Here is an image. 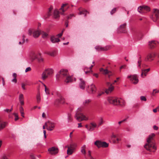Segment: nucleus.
I'll return each mask as SVG.
<instances>
[{"instance_id": "ddd939ff", "label": "nucleus", "mask_w": 159, "mask_h": 159, "mask_svg": "<svg viewBox=\"0 0 159 159\" xmlns=\"http://www.w3.org/2000/svg\"><path fill=\"white\" fill-rule=\"evenodd\" d=\"M39 55L40 56L41 55V54L40 53H39L38 54L36 55L35 53H33L30 57V58L32 61H33L36 59H38L39 61H43V59L41 57H39L38 55Z\"/></svg>"}, {"instance_id": "4468645a", "label": "nucleus", "mask_w": 159, "mask_h": 159, "mask_svg": "<svg viewBox=\"0 0 159 159\" xmlns=\"http://www.w3.org/2000/svg\"><path fill=\"white\" fill-rule=\"evenodd\" d=\"M127 78H130L131 82L134 84H137L139 82V80L136 75H129Z\"/></svg>"}, {"instance_id": "3c124183", "label": "nucleus", "mask_w": 159, "mask_h": 159, "mask_svg": "<svg viewBox=\"0 0 159 159\" xmlns=\"http://www.w3.org/2000/svg\"><path fill=\"white\" fill-rule=\"evenodd\" d=\"M21 87H22V88L23 89V90H25V84L22 83L21 84Z\"/></svg>"}, {"instance_id": "864d4df0", "label": "nucleus", "mask_w": 159, "mask_h": 159, "mask_svg": "<svg viewBox=\"0 0 159 159\" xmlns=\"http://www.w3.org/2000/svg\"><path fill=\"white\" fill-rule=\"evenodd\" d=\"M103 72L104 74H106L108 73V71L107 70L105 69L104 70Z\"/></svg>"}, {"instance_id": "9d476101", "label": "nucleus", "mask_w": 159, "mask_h": 159, "mask_svg": "<svg viewBox=\"0 0 159 159\" xmlns=\"http://www.w3.org/2000/svg\"><path fill=\"white\" fill-rule=\"evenodd\" d=\"M33 33V36L35 38L38 37L41 33V31L38 29L37 30H33L30 29L28 30V34L31 35Z\"/></svg>"}, {"instance_id": "37998d69", "label": "nucleus", "mask_w": 159, "mask_h": 159, "mask_svg": "<svg viewBox=\"0 0 159 159\" xmlns=\"http://www.w3.org/2000/svg\"><path fill=\"white\" fill-rule=\"evenodd\" d=\"M141 63V60L140 59V57L139 59L138 60V62H137L138 67L140 68Z\"/></svg>"}, {"instance_id": "69168bd1", "label": "nucleus", "mask_w": 159, "mask_h": 159, "mask_svg": "<svg viewBox=\"0 0 159 159\" xmlns=\"http://www.w3.org/2000/svg\"><path fill=\"white\" fill-rule=\"evenodd\" d=\"M2 159H8L7 157L5 155H4L2 157Z\"/></svg>"}, {"instance_id": "f704fd0d", "label": "nucleus", "mask_w": 159, "mask_h": 159, "mask_svg": "<svg viewBox=\"0 0 159 159\" xmlns=\"http://www.w3.org/2000/svg\"><path fill=\"white\" fill-rule=\"evenodd\" d=\"M76 146V145L75 143H73L70 144L69 146H66V147L69 148L73 149L74 150Z\"/></svg>"}, {"instance_id": "20e7f679", "label": "nucleus", "mask_w": 159, "mask_h": 159, "mask_svg": "<svg viewBox=\"0 0 159 159\" xmlns=\"http://www.w3.org/2000/svg\"><path fill=\"white\" fill-rule=\"evenodd\" d=\"M80 109H78L75 115L74 116L75 118L79 121L88 120L89 117L81 113L80 111Z\"/></svg>"}, {"instance_id": "5701e85b", "label": "nucleus", "mask_w": 159, "mask_h": 159, "mask_svg": "<svg viewBox=\"0 0 159 159\" xmlns=\"http://www.w3.org/2000/svg\"><path fill=\"white\" fill-rule=\"evenodd\" d=\"M50 40L53 43L58 42L60 41V39L53 36L51 37Z\"/></svg>"}, {"instance_id": "09e8293b", "label": "nucleus", "mask_w": 159, "mask_h": 159, "mask_svg": "<svg viewBox=\"0 0 159 159\" xmlns=\"http://www.w3.org/2000/svg\"><path fill=\"white\" fill-rule=\"evenodd\" d=\"M31 69L30 67H29L27 68L25 70V72H27L28 71H30L31 70Z\"/></svg>"}, {"instance_id": "a18cd8bd", "label": "nucleus", "mask_w": 159, "mask_h": 159, "mask_svg": "<svg viewBox=\"0 0 159 159\" xmlns=\"http://www.w3.org/2000/svg\"><path fill=\"white\" fill-rule=\"evenodd\" d=\"M14 116H15V121L19 119L18 114L16 113H14Z\"/></svg>"}, {"instance_id": "49530a36", "label": "nucleus", "mask_w": 159, "mask_h": 159, "mask_svg": "<svg viewBox=\"0 0 159 159\" xmlns=\"http://www.w3.org/2000/svg\"><path fill=\"white\" fill-rule=\"evenodd\" d=\"M90 101H91L89 99L86 100L83 102V104L84 105H85L86 104H88L90 102Z\"/></svg>"}, {"instance_id": "423d86ee", "label": "nucleus", "mask_w": 159, "mask_h": 159, "mask_svg": "<svg viewBox=\"0 0 159 159\" xmlns=\"http://www.w3.org/2000/svg\"><path fill=\"white\" fill-rule=\"evenodd\" d=\"M85 127L88 131H90L94 130L96 128H98V125L94 122H91L89 125H85Z\"/></svg>"}, {"instance_id": "c85d7f7f", "label": "nucleus", "mask_w": 159, "mask_h": 159, "mask_svg": "<svg viewBox=\"0 0 159 159\" xmlns=\"http://www.w3.org/2000/svg\"><path fill=\"white\" fill-rule=\"evenodd\" d=\"M73 118L71 114L69 113L67 114V120L68 122H71L73 121Z\"/></svg>"}, {"instance_id": "680f3d73", "label": "nucleus", "mask_w": 159, "mask_h": 159, "mask_svg": "<svg viewBox=\"0 0 159 159\" xmlns=\"http://www.w3.org/2000/svg\"><path fill=\"white\" fill-rule=\"evenodd\" d=\"M78 128H80L82 127V123H81L78 124Z\"/></svg>"}, {"instance_id": "13d9d810", "label": "nucleus", "mask_w": 159, "mask_h": 159, "mask_svg": "<svg viewBox=\"0 0 159 159\" xmlns=\"http://www.w3.org/2000/svg\"><path fill=\"white\" fill-rule=\"evenodd\" d=\"M153 92H155V93H159V90H157L156 89H154L153 90Z\"/></svg>"}, {"instance_id": "dca6fc26", "label": "nucleus", "mask_w": 159, "mask_h": 159, "mask_svg": "<svg viewBox=\"0 0 159 159\" xmlns=\"http://www.w3.org/2000/svg\"><path fill=\"white\" fill-rule=\"evenodd\" d=\"M49 153L52 154H55L58 152V149L55 147H52L48 149Z\"/></svg>"}, {"instance_id": "603ef678", "label": "nucleus", "mask_w": 159, "mask_h": 159, "mask_svg": "<svg viewBox=\"0 0 159 159\" xmlns=\"http://www.w3.org/2000/svg\"><path fill=\"white\" fill-rule=\"evenodd\" d=\"M116 11V8H113L111 12V14H113Z\"/></svg>"}, {"instance_id": "de8ad7c7", "label": "nucleus", "mask_w": 159, "mask_h": 159, "mask_svg": "<svg viewBox=\"0 0 159 159\" xmlns=\"http://www.w3.org/2000/svg\"><path fill=\"white\" fill-rule=\"evenodd\" d=\"M140 99L141 100L146 101V98L144 96H142L140 97Z\"/></svg>"}, {"instance_id": "0eeeda50", "label": "nucleus", "mask_w": 159, "mask_h": 159, "mask_svg": "<svg viewBox=\"0 0 159 159\" xmlns=\"http://www.w3.org/2000/svg\"><path fill=\"white\" fill-rule=\"evenodd\" d=\"M156 55V54L154 52L149 53L145 57L144 61H145L151 62L154 60Z\"/></svg>"}, {"instance_id": "a19ab883", "label": "nucleus", "mask_w": 159, "mask_h": 159, "mask_svg": "<svg viewBox=\"0 0 159 159\" xmlns=\"http://www.w3.org/2000/svg\"><path fill=\"white\" fill-rule=\"evenodd\" d=\"M104 93L103 91H99L97 95V97L99 98L102 95V94H104Z\"/></svg>"}, {"instance_id": "774afa93", "label": "nucleus", "mask_w": 159, "mask_h": 159, "mask_svg": "<svg viewBox=\"0 0 159 159\" xmlns=\"http://www.w3.org/2000/svg\"><path fill=\"white\" fill-rule=\"evenodd\" d=\"M4 111H5V112H10V110L9 109H4Z\"/></svg>"}, {"instance_id": "9b49d317", "label": "nucleus", "mask_w": 159, "mask_h": 159, "mask_svg": "<svg viewBox=\"0 0 159 159\" xmlns=\"http://www.w3.org/2000/svg\"><path fill=\"white\" fill-rule=\"evenodd\" d=\"M45 126L47 127V130L52 131L55 128V124L52 122L48 121L45 123Z\"/></svg>"}, {"instance_id": "aec40b11", "label": "nucleus", "mask_w": 159, "mask_h": 159, "mask_svg": "<svg viewBox=\"0 0 159 159\" xmlns=\"http://www.w3.org/2000/svg\"><path fill=\"white\" fill-rule=\"evenodd\" d=\"M69 6L67 3L62 4L61 8V10L63 12L66 11L69 8Z\"/></svg>"}, {"instance_id": "cd10ccee", "label": "nucleus", "mask_w": 159, "mask_h": 159, "mask_svg": "<svg viewBox=\"0 0 159 159\" xmlns=\"http://www.w3.org/2000/svg\"><path fill=\"white\" fill-rule=\"evenodd\" d=\"M53 17L55 18H57L59 17V13L57 9L55 10L53 13Z\"/></svg>"}, {"instance_id": "7ed1b4c3", "label": "nucleus", "mask_w": 159, "mask_h": 159, "mask_svg": "<svg viewBox=\"0 0 159 159\" xmlns=\"http://www.w3.org/2000/svg\"><path fill=\"white\" fill-rule=\"evenodd\" d=\"M68 72L67 70L61 69L59 72V75L61 77H66L65 82L67 83L73 81L72 77L68 76Z\"/></svg>"}, {"instance_id": "a211bd4d", "label": "nucleus", "mask_w": 159, "mask_h": 159, "mask_svg": "<svg viewBox=\"0 0 159 159\" xmlns=\"http://www.w3.org/2000/svg\"><path fill=\"white\" fill-rule=\"evenodd\" d=\"M45 53L51 56L54 57L57 54V51L55 50L47 51L45 52Z\"/></svg>"}, {"instance_id": "4be33fe9", "label": "nucleus", "mask_w": 159, "mask_h": 159, "mask_svg": "<svg viewBox=\"0 0 159 159\" xmlns=\"http://www.w3.org/2000/svg\"><path fill=\"white\" fill-rule=\"evenodd\" d=\"M157 42L155 41H152L149 42V45L151 48L154 47L157 45Z\"/></svg>"}, {"instance_id": "f03ea898", "label": "nucleus", "mask_w": 159, "mask_h": 159, "mask_svg": "<svg viewBox=\"0 0 159 159\" xmlns=\"http://www.w3.org/2000/svg\"><path fill=\"white\" fill-rule=\"evenodd\" d=\"M107 100L109 103L114 105L124 106L125 104V102L124 99L116 97H108L107 98Z\"/></svg>"}, {"instance_id": "79ce46f5", "label": "nucleus", "mask_w": 159, "mask_h": 159, "mask_svg": "<svg viewBox=\"0 0 159 159\" xmlns=\"http://www.w3.org/2000/svg\"><path fill=\"white\" fill-rule=\"evenodd\" d=\"M103 121L102 119H100L99 120L98 125H97L98 127L103 124Z\"/></svg>"}, {"instance_id": "338daca9", "label": "nucleus", "mask_w": 159, "mask_h": 159, "mask_svg": "<svg viewBox=\"0 0 159 159\" xmlns=\"http://www.w3.org/2000/svg\"><path fill=\"white\" fill-rule=\"evenodd\" d=\"M88 155L89 157V158H91V157H92L91 155V152L90 151H89Z\"/></svg>"}, {"instance_id": "ea45409f", "label": "nucleus", "mask_w": 159, "mask_h": 159, "mask_svg": "<svg viewBox=\"0 0 159 159\" xmlns=\"http://www.w3.org/2000/svg\"><path fill=\"white\" fill-rule=\"evenodd\" d=\"M85 145H84L81 148V152L82 153H83V154H85Z\"/></svg>"}, {"instance_id": "f8f14e48", "label": "nucleus", "mask_w": 159, "mask_h": 159, "mask_svg": "<svg viewBox=\"0 0 159 159\" xmlns=\"http://www.w3.org/2000/svg\"><path fill=\"white\" fill-rule=\"evenodd\" d=\"M87 90L89 93H94L96 91L97 89L95 85L92 84L88 86Z\"/></svg>"}, {"instance_id": "72a5a7b5", "label": "nucleus", "mask_w": 159, "mask_h": 159, "mask_svg": "<svg viewBox=\"0 0 159 159\" xmlns=\"http://www.w3.org/2000/svg\"><path fill=\"white\" fill-rule=\"evenodd\" d=\"M12 76L13 77V79H12L11 81L13 82H14L16 83L17 82V80L16 79V77L17 76L16 74V73H13L12 75Z\"/></svg>"}, {"instance_id": "58836bf2", "label": "nucleus", "mask_w": 159, "mask_h": 159, "mask_svg": "<svg viewBox=\"0 0 159 159\" xmlns=\"http://www.w3.org/2000/svg\"><path fill=\"white\" fill-rule=\"evenodd\" d=\"M142 73L141 74V76L144 78L147 75L148 72H146V71L143 72V70H142Z\"/></svg>"}, {"instance_id": "4d7b16f0", "label": "nucleus", "mask_w": 159, "mask_h": 159, "mask_svg": "<svg viewBox=\"0 0 159 159\" xmlns=\"http://www.w3.org/2000/svg\"><path fill=\"white\" fill-rule=\"evenodd\" d=\"M150 70V68H148L146 69H143V72H145L146 71V72H148Z\"/></svg>"}, {"instance_id": "6ab92c4d", "label": "nucleus", "mask_w": 159, "mask_h": 159, "mask_svg": "<svg viewBox=\"0 0 159 159\" xmlns=\"http://www.w3.org/2000/svg\"><path fill=\"white\" fill-rule=\"evenodd\" d=\"M79 86L80 89H84L85 88V82L82 79H80Z\"/></svg>"}, {"instance_id": "6e6d98bb", "label": "nucleus", "mask_w": 159, "mask_h": 159, "mask_svg": "<svg viewBox=\"0 0 159 159\" xmlns=\"http://www.w3.org/2000/svg\"><path fill=\"white\" fill-rule=\"evenodd\" d=\"M63 31H62V32H61V33H60V34H58L57 35V36H58V37H61L62 36V33H63Z\"/></svg>"}, {"instance_id": "412c9836", "label": "nucleus", "mask_w": 159, "mask_h": 159, "mask_svg": "<svg viewBox=\"0 0 159 159\" xmlns=\"http://www.w3.org/2000/svg\"><path fill=\"white\" fill-rule=\"evenodd\" d=\"M19 100L21 105H23L24 104V95L22 94L19 95Z\"/></svg>"}, {"instance_id": "7c9ffc66", "label": "nucleus", "mask_w": 159, "mask_h": 159, "mask_svg": "<svg viewBox=\"0 0 159 159\" xmlns=\"http://www.w3.org/2000/svg\"><path fill=\"white\" fill-rule=\"evenodd\" d=\"M36 100L37 102L38 103H39L41 100V98L40 96V93L39 92L38 93L36 96Z\"/></svg>"}, {"instance_id": "c9c22d12", "label": "nucleus", "mask_w": 159, "mask_h": 159, "mask_svg": "<svg viewBox=\"0 0 159 159\" xmlns=\"http://www.w3.org/2000/svg\"><path fill=\"white\" fill-rule=\"evenodd\" d=\"M74 150L73 149L68 148L67 154L69 155H71L73 153Z\"/></svg>"}, {"instance_id": "bf43d9fd", "label": "nucleus", "mask_w": 159, "mask_h": 159, "mask_svg": "<svg viewBox=\"0 0 159 159\" xmlns=\"http://www.w3.org/2000/svg\"><path fill=\"white\" fill-rule=\"evenodd\" d=\"M153 129L155 130H157L158 129V127L156 125H154L153 126Z\"/></svg>"}, {"instance_id": "4c0bfd02", "label": "nucleus", "mask_w": 159, "mask_h": 159, "mask_svg": "<svg viewBox=\"0 0 159 159\" xmlns=\"http://www.w3.org/2000/svg\"><path fill=\"white\" fill-rule=\"evenodd\" d=\"M43 84L45 88V91L46 94H48V95L49 94V90L48 89H47L46 85L44 84Z\"/></svg>"}, {"instance_id": "2eb2a0df", "label": "nucleus", "mask_w": 159, "mask_h": 159, "mask_svg": "<svg viewBox=\"0 0 159 159\" xmlns=\"http://www.w3.org/2000/svg\"><path fill=\"white\" fill-rule=\"evenodd\" d=\"M66 100L62 97H61L57 99L54 102L55 105H58L59 103L63 104L65 102Z\"/></svg>"}, {"instance_id": "a878e982", "label": "nucleus", "mask_w": 159, "mask_h": 159, "mask_svg": "<svg viewBox=\"0 0 159 159\" xmlns=\"http://www.w3.org/2000/svg\"><path fill=\"white\" fill-rule=\"evenodd\" d=\"M114 88V87L113 86H112L111 84L110 87H109L108 89H107L106 90L105 92L107 93L108 94L111 92H112Z\"/></svg>"}, {"instance_id": "bb28decb", "label": "nucleus", "mask_w": 159, "mask_h": 159, "mask_svg": "<svg viewBox=\"0 0 159 159\" xmlns=\"http://www.w3.org/2000/svg\"><path fill=\"white\" fill-rule=\"evenodd\" d=\"M93 66V65H91L89 68H88L87 67H85L84 69V71L85 72L86 74H87L88 73H89L91 71V68Z\"/></svg>"}, {"instance_id": "c03bdc74", "label": "nucleus", "mask_w": 159, "mask_h": 159, "mask_svg": "<svg viewBox=\"0 0 159 159\" xmlns=\"http://www.w3.org/2000/svg\"><path fill=\"white\" fill-rule=\"evenodd\" d=\"M48 35L47 33L43 32L42 33V37L43 38H46L47 37Z\"/></svg>"}, {"instance_id": "052dcab7", "label": "nucleus", "mask_w": 159, "mask_h": 159, "mask_svg": "<svg viewBox=\"0 0 159 159\" xmlns=\"http://www.w3.org/2000/svg\"><path fill=\"white\" fill-rule=\"evenodd\" d=\"M43 134H44V136L45 138H46V131L45 130H44L43 131Z\"/></svg>"}, {"instance_id": "8fccbe9b", "label": "nucleus", "mask_w": 159, "mask_h": 159, "mask_svg": "<svg viewBox=\"0 0 159 159\" xmlns=\"http://www.w3.org/2000/svg\"><path fill=\"white\" fill-rule=\"evenodd\" d=\"M20 113L24 112V110L22 107H20L19 108Z\"/></svg>"}, {"instance_id": "f257e3e1", "label": "nucleus", "mask_w": 159, "mask_h": 159, "mask_svg": "<svg viewBox=\"0 0 159 159\" xmlns=\"http://www.w3.org/2000/svg\"><path fill=\"white\" fill-rule=\"evenodd\" d=\"M155 134L152 133L149 135L147 139V143L144 145V148L148 151L155 152L157 149V147L153 140Z\"/></svg>"}, {"instance_id": "473e14b6", "label": "nucleus", "mask_w": 159, "mask_h": 159, "mask_svg": "<svg viewBox=\"0 0 159 159\" xmlns=\"http://www.w3.org/2000/svg\"><path fill=\"white\" fill-rule=\"evenodd\" d=\"M52 9V7H50L49 8V11L48 12V14L44 16V18L46 19L48 18L49 16L51 15V11Z\"/></svg>"}, {"instance_id": "e433bc0d", "label": "nucleus", "mask_w": 159, "mask_h": 159, "mask_svg": "<svg viewBox=\"0 0 159 159\" xmlns=\"http://www.w3.org/2000/svg\"><path fill=\"white\" fill-rule=\"evenodd\" d=\"M108 146V143L105 142H102L101 147L107 148Z\"/></svg>"}, {"instance_id": "6e6552de", "label": "nucleus", "mask_w": 159, "mask_h": 159, "mask_svg": "<svg viewBox=\"0 0 159 159\" xmlns=\"http://www.w3.org/2000/svg\"><path fill=\"white\" fill-rule=\"evenodd\" d=\"M151 18L154 21H156L159 18V9H154L152 15L151 16Z\"/></svg>"}, {"instance_id": "2f4dec72", "label": "nucleus", "mask_w": 159, "mask_h": 159, "mask_svg": "<svg viewBox=\"0 0 159 159\" xmlns=\"http://www.w3.org/2000/svg\"><path fill=\"white\" fill-rule=\"evenodd\" d=\"M94 144L98 148L101 147L102 141H96L95 142Z\"/></svg>"}, {"instance_id": "1a4fd4ad", "label": "nucleus", "mask_w": 159, "mask_h": 159, "mask_svg": "<svg viewBox=\"0 0 159 159\" xmlns=\"http://www.w3.org/2000/svg\"><path fill=\"white\" fill-rule=\"evenodd\" d=\"M149 7L145 5L141 6H139L138 9V11L139 12L142 14H143L146 12V11H150Z\"/></svg>"}, {"instance_id": "393cba45", "label": "nucleus", "mask_w": 159, "mask_h": 159, "mask_svg": "<svg viewBox=\"0 0 159 159\" xmlns=\"http://www.w3.org/2000/svg\"><path fill=\"white\" fill-rule=\"evenodd\" d=\"M95 48L98 51L107 50L108 49V47H107L102 48L99 46H97L95 47Z\"/></svg>"}, {"instance_id": "39448f33", "label": "nucleus", "mask_w": 159, "mask_h": 159, "mask_svg": "<svg viewBox=\"0 0 159 159\" xmlns=\"http://www.w3.org/2000/svg\"><path fill=\"white\" fill-rule=\"evenodd\" d=\"M53 72V70L52 69H47L45 70L42 74V79L44 80H45L49 76L52 75Z\"/></svg>"}, {"instance_id": "c756f323", "label": "nucleus", "mask_w": 159, "mask_h": 159, "mask_svg": "<svg viewBox=\"0 0 159 159\" xmlns=\"http://www.w3.org/2000/svg\"><path fill=\"white\" fill-rule=\"evenodd\" d=\"M6 126V123L2 122L0 119V130H1L4 128Z\"/></svg>"}, {"instance_id": "f3484780", "label": "nucleus", "mask_w": 159, "mask_h": 159, "mask_svg": "<svg viewBox=\"0 0 159 159\" xmlns=\"http://www.w3.org/2000/svg\"><path fill=\"white\" fill-rule=\"evenodd\" d=\"M126 24H124L121 25L118 29V32L119 33H125L126 32Z\"/></svg>"}, {"instance_id": "e2e57ef3", "label": "nucleus", "mask_w": 159, "mask_h": 159, "mask_svg": "<svg viewBox=\"0 0 159 159\" xmlns=\"http://www.w3.org/2000/svg\"><path fill=\"white\" fill-rule=\"evenodd\" d=\"M74 16V15L72 14H70L69 16H68V17H67V18L68 19H70V18L72 16Z\"/></svg>"}, {"instance_id": "0e129e2a", "label": "nucleus", "mask_w": 159, "mask_h": 159, "mask_svg": "<svg viewBox=\"0 0 159 159\" xmlns=\"http://www.w3.org/2000/svg\"><path fill=\"white\" fill-rule=\"evenodd\" d=\"M42 117L43 118H46L45 114L44 112H43L42 113Z\"/></svg>"}, {"instance_id": "5fc2aeb1", "label": "nucleus", "mask_w": 159, "mask_h": 159, "mask_svg": "<svg viewBox=\"0 0 159 159\" xmlns=\"http://www.w3.org/2000/svg\"><path fill=\"white\" fill-rule=\"evenodd\" d=\"M159 109V107H157V108H156L155 109H154L153 110V111L154 112V113H156L157 112V110L158 109Z\"/></svg>"}, {"instance_id": "b1692460", "label": "nucleus", "mask_w": 159, "mask_h": 159, "mask_svg": "<svg viewBox=\"0 0 159 159\" xmlns=\"http://www.w3.org/2000/svg\"><path fill=\"white\" fill-rule=\"evenodd\" d=\"M79 14L80 15L84 14V16H86L87 13L88 12L86 11L83 10L82 7L80 8L79 9Z\"/></svg>"}]
</instances>
